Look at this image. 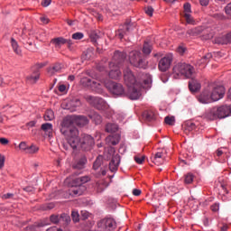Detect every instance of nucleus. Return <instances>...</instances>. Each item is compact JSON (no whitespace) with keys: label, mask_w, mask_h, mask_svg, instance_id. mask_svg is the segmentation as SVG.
<instances>
[{"label":"nucleus","mask_w":231,"mask_h":231,"mask_svg":"<svg viewBox=\"0 0 231 231\" xmlns=\"http://www.w3.org/2000/svg\"><path fill=\"white\" fill-rule=\"evenodd\" d=\"M125 84L128 88L129 97L131 100H138L140 98V88L149 89L152 84V78L150 74H140L136 79L133 71L129 68L124 70Z\"/></svg>","instance_id":"nucleus-1"},{"label":"nucleus","mask_w":231,"mask_h":231,"mask_svg":"<svg viewBox=\"0 0 231 231\" xmlns=\"http://www.w3.org/2000/svg\"><path fill=\"white\" fill-rule=\"evenodd\" d=\"M60 133L64 134L67 141V143H62L63 149H65V151L77 149L79 145V130L75 127L74 116H68L63 119Z\"/></svg>","instance_id":"nucleus-2"},{"label":"nucleus","mask_w":231,"mask_h":231,"mask_svg":"<svg viewBox=\"0 0 231 231\" xmlns=\"http://www.w3.org/2000/svg\"><path fill=\"white\" fill-rule=\"evenodd\" d=\"M225 97V87L209 85L198 97L200 104H211L217 102Z\"/></svg>","instance_id":"nucleus-3"},{"label":"nucleus","mask_w":231,"mask_h":231,"mask_svg":"<svg viewBox=\"0 0 231 231\" xmlns=\"http://www.w3.org/2000/svg\"><path fill=\"white\" fill-rule=\"evenodd\" d=\"M230 113L231 106H215L206 114V116L208 120H217V118H226L230 116Z\"/></svg>","instance_id":"nucleus-4"},{"label":"nucleus","mask_w":231,"mask_h":231,"mask_svg":"<svg viewBox=\"0 0 231 231\" xmlns=\"http://www.w3.org/2000/svg\"><path fill=\"white\" fill-rule=\"evenodd\" d=\"M173 73L178 76L186 77V79H190L194 73V67L189 63L179 62L173 67Z\"/></svg>","instance_id":"nucleus-5"},{"label":"nucleus","mask_w":231,"mask_h":231,"mask_svg":"<svg viewBox=\"0 0 231 231\" xmlns=\"http://www.w3.org/2000/svg\"><path fill=\"white\" fill-rule=\"evenodd\" d=\"M129 60L132 66L134 68H140L145 69L147 68V60L143 59V54L138 51H133L129 54Z\"/></svg>","instance_id":"nucleus-6"},{"label":"nucleus","mask_w":231,"mask_h":231,"mask_svg":"<svg viewBox=\"0 0 231 231\" xmlns=\"http://www.w3.org/2000/svg\"><path fill=\"white\" fill-rule=\"evenodd\" d=\"M102 84H104L105 88L110 91L113 95H116L117 97H121V95H124V86L120 83H116L115 81H112L110 79H104L101 81Z\"/></svg>","instance_id":"nucleus-7"},{"label":"nucleus","mask_w":231,"mask_h":231,"mask_svg":"<svg viewBox=\"0 0 231 231\" xmlns=\"http://www.w3.org/2000/svg\"><path fill=\"white\" fill-rule=\"evenodd\" d=\"M95 145V139L89 134H83L81 139L79 138V144L75 149H82L83 151H91V148Z\"/></svg>","instance_id":"nucleus-8"},{"label":"nucleus","mask_w":231,"mask_h":231,"mask_svg":"<svg viewBox=\"0 0 231 231\" xmlns=\"http://www.w3.org/2000/svg\"><path fill=\"white\" fill-rule=\"evenodd\" d=\"M80 82L84 88H88L94 93H98L99 95L103 93L102 85L99 82L86 77L82 78Z\"/></svg>","instance_id":"nucleus-9"},{"label":"nucleus","mask_w":231,"mask_h":231,"mask_svg":"<svg viewBox=\"0 0 231 231\" xmlns=\"http://www.w3.org/2000/svg\"><path fill=\"white\" fill-rule=\"evenodd\" d=\"M98 231H112L116 228V221L112 217H106L97 223Z\"/></svg>","instance_id":"nucleus-10"},{"label":"nucleus","mask_w":231,"mask_h":231,"mask_svg":"<svg viewBox=\"0 0 231 231\" xmlns=\"http://www.w3.org/2000/svg\"><path fill=\"white\" fill-rule=\"evenodd\" d=\"M85 100L88 102L90 106H93V107H96V109H98L99 111L107 107V103H106V101L101 97L87 95L85 96Z\"/></svg>","instance_id":"nucleus-11"},{"label":"nucleus","mask_w":231,"mask_h":231,"mask_svg":"<svg viewBox=\"0 0 231 231\" xmlns=\"http://www.w3.org/2000/svg\"><path fill=\"white\" fill-rule=\"evenodd\" d=\"M127 58V54L124 51H116L112 60L109 62V68H115L116 66H122V63Z\"/></svg>","instance_id":"nucleus-12"},{"label":"nucleus","mask_w":231,"mask_h":231,"mask_svg":"<svg viewBox=\"0 0 231 231\" xmlns=\"http://www.w3.org/2000/svg\"><path fill=\"white\" fill-rule=\"evenodd\" d=\"M171 64H172V55L169 54L164 56L159 61V69L160 71L165 72L169 68H171Z\"/></svg>","instance_id":"nucleus-13"},{"label":"nucleus","mask_w":231,"mask_h":231,"mask_svg":"<svg viewBox=\"0 0 231 231\" xmlns=\"http://www.w3.org/2000/svg\"><path fill=\"white\" fill-rule=\"evenodd\" d=\"M44 66H46V64L44 63H37L36 65H34L32 69V74L31 76H29L27 78L28 80H31V82H37V79H39L40 77V73H39V70L42 69V68H44Z\"/></svg>","instance_id":"nucleus-14"},{"label":"nucleus","mask_w":231,"mask_h":231,"mask_svg":"<svg viewBox=\"0 0 231 231\" xmlns=\"http://www.w3.org/2000/svg\"><path fill=\"white\" fill-rule=\"evenodd\" d=\"M130 32H133V27L130 23H125L119 28L116 35L117 37H119V39H124V36L127 35V33H129Z\"/></svg>","instance_id":"nucleus-15"},{"label":"nucleus","mask_w":231,"mask_h":231,"mask_svg":"<svg viewBox=\"0 0 231 231\" xmlns=\"http://www.w3.org/2000/svg\"><path fill=\"white\" fill-rule=\"evenodd\" d=\"M118 165H120V155L116 154L112 157L109 162V171L111 172H116L118 171Z\"/></svg>","instance_id":"nucleus-16"},{"label":"nucleus","mask_w":231,"mask_h":231,"mask_svg":"<svg viewBox=\"0 0 231 231\" xmlns=\"http://www.w3.org/2000/svg\"><path fill=\"white\" fill-rule=\"evenodd\" d=\"M152 162H153L155 165H163L165 162V153H163V152H156L154 156L152 157Z\"/></svg>","instance_id":"nucleus-17"},{"label":"nucleus","mask_w":231,"mask_h":231,"mask_svg":"<svg viewBox=\"0 0 231 231\" xmlns=\"http://www.w3.org/2000/svg\"><path fill=\"white\" fill-rule=\"evenodd\" d=\"M88 162V159L86 156H82L79 161L73 163L72 169L74 171H82L86 167V163Z\"/></svg>","instance_id":"nucleus-18"},{"label":"nucleus","mask_w":231,"mask_h":231,"mask_svg":"<svg viewBox=\"0 0 231 231\" xmlns=\"http://www.w3.org/2000/svg\"><path fill=\"white\" fill-rule=\"evenodd\" d=\"M109 77L110 79H119V77H122V71H120V66L114 65V67H109Z\"/></svg>","instance_id":"nucleus-19"},{"label":"nucleus","mask_w":231,"mask_h":231,"mask_svg":"<svg viewBox=\"0 0 231 231\" xmlns=\"http://www.w3.org/2000/svg\"><path fill=\"white\" fill-rule=\"evenodd\" d=\"M74 184H75V187L69 190L70 196H82V194H84V191L86 190V187L77 185V183H74Z\"/></svg>","instance_id":"nucleus-20"},{"label":"nucleus","mask_w":231,"mask_h":231,"mask_svg":"<svg viewBox=\"0 0 231 231\" xmlns=\"http://www.w3.org/2000/svg\"><path fill=\"white\" fill-rule=\"evenodd\" d=\"M88 117L84 116H74V125L82 127L84 125H88Z\"/></svg>","instance_id":"nucleus-21"},{"label":"nucleus","mask_w":231,"mask_h":231,"mask_svg":"<svg viewBox=\"0 0 231 231\" xmlns=\"http://www.w3.org/2000/svg\"><path fill=\"white\" fill-rule=\"evenodd\" d=\"M106 143L107 145H117L120 143V134H115L113 135H108L106 138Z\"/></svg>","instance_id":"nucleus-22"},{"label":"nucleus","mask_w":231,"mask_h":231,"mask_svg":"<svg viewBox=\"0 0 231 231\" xmlns=\"http://www.w3.org/2000/svg\"><path fill=\"white\" fill-rule=\"evenodd\" d=\"M51 42L55 46H62V44H68L69 46H71L72 44L71 40H67L62 37L54 38L51 40Z\"/></svg>","instance_id":"nucleus-23"},{"label":"nucleus","mask_w":231,"mask_h":231,"mask_svg":"<svg viewBox=\"0 0 231 231\" xmlns=\"http://www.w3.org/2000/svg\"><path fill=\"white\" fill-rule=\"evenodd\" d=\"M189 88L191 93H196L197 91H199V89H201V84H199L197 79H192L189 82Z\"/></svg>","instance_id":"nucleus-24"},{"label":"nucleus","mask_w":231,"mask_h":231,"mask_svg":"<svg viewBox=\"0 0 231 231\" xmlns=\"http://www.w3.org/2000/svg\"><path fill=\"white\" fill-rule=\"evenodd\" d=\"M205 32V29H203V27L199 26V27H195L193 29H189L187 31V35H189V37H196L198 35H200V33Z\"/></svg>","instance_id":"nucleus-25"},{"label":"nucleus","mask_w":231,"mask_h":231,"mask_svg":"<svg viewBox=\"0 0 231 231\" xmlns=\"http://www.w3.org/2000/svg\"><path fill=\"white\" fill-rule=\"evenodd\" d=\"M41 129L44 131L45 134H48L49 137L53 136V125L51 123L42 124Z\"/></svg>","instance_id":"nucleus-26"},{"label":"nucleus","mask_w":231,"mask_h":231,"mask_svg":"<svg viewBox=\"0 0 231 231\" xmlns=\"http://www.w3.org/2000/svg\"><path fill=\"white\" fill-rule=\"evenodd\" d=\"M62 69V64L55 63L48 69L49 75H55V73H60Z\"/></svg>","instance_id":"nucleus-27"},{"label":"nucleus","mask_w":231,"mask_h":231,"mask_svg":"<svg viewBox=\"0 0 231 231\" xmlns=\"http://www.w3.org/2000/svg\"><path fill=\"white\" fill-rule=\"evenodd\" d=\"M216 42H217L218 44H230L231 43V32L227 33L225 36H222L221 38L217 39Z\"/></svg>","instance_id":"nucleus-28"},{"label":"nucleus","mask_w":231,"mask_h":231,"mask_svg":"<svg viewBox=\"0 0 231 231\" xmlns=\"http://www.w3.org/2000/svg\"><path fill=\"white\" fill-rule=\"evenodd\" d=\"M183 129L185 133H190L196 129V124L192 123L191 121H188L184 124Z\"/></svg>","instance_id":"nucleus-29"},{"label":"nucleus","mask_w":231,"mask_h":231,"mask_svg":"<svg viewBox=\"0 0 231 231\" xmlns=\"http://www.w3.org/2000/svg\"><path fill=\"white\" fill-rule=\"evenodd\" d=\"M11 46L16 55H21L22 51L21 48L19 47V43H17V41H15L14 38L11 39Z\"/></svg>","instance_id":"nucleus-30"},{"label":"nucleus","mask_w":231,"mask_h":231,"mask_svg":"<svg viewBox=\"0 0 231 231\" xmlns=\"http://www.w3.org/2000/svg\"><path fill=\"white\" fill-rule=\"evenodd\" d=\"M88 181H89V177L88 176L79 177L74 180V183L79 186L84 185V183H88Z\"/></svg>","instance_id":"nucleus-31"},{"label":"nucleus","mask_w":231,"mask_h":231,"mask_svg":"<svg viewBox=\"0 0 231 231\" xmlns=\"http://www.w3.org/2000/svg\"><path fill=\"white\" fill-rule=\"evenodd\" d=\"M106 133H116L118 131V125L108 123L106 126Z\"/></svg>","instance_id":"nucleus-32"},{"label":"nucleus","mask_w":231,"mask_h":231,"mask_svg":"<svg viewBox=\"0 0 231 231\" xmlns=\"http://www.w3.org/2000/svg\"><path fill=\"white\" fill-rule=\"evenodd\" d=\"M81 59L83 60H90V59H93V49H88L86 51L83 52Z\"/></svg>","instance_id":"nucleus-33"},{"label":"nucleus","mask_w":231,"mask_h":231,"mask_svg":"<svg viewBox=\"0 0 231 231\" xmlns=\"http://www.w3.org/2000/svg\"><path fill=\"white\" fill-rule=\"evenodd\" d=\"M143 118H145V120H147L148 122H152V120H154V112L149 110V111H145L143 114Z\"/></svg>","instance_id":"nucleus-34"},{"label":"nucleus","mask_w":231,"mask_h":231,"mask_svg":"<svg viewBox=\"0 0 231 231\" xmlns=\"http://www.w3.org/2000/svg\"><path fill=\"white\" fill-rule=\"evenodd\" d=\"M90 41L91 42H93V44H95V46H97V41H98V39H100V34H98V32L92 31L90 32Z\"/></svg>","instance_id":"nucleus-35"},{"label":"nucleus","mask_w":231,"mask_h":231,"mask_svg":"<svg viewBox=\"0 0 231 231\" xmlns=\"http://www.w3.org/2000/svg\"><path fill=\"white\" fill-rule=\"evenodd\" d=\"M23 46L29 51H35V50H37V48L35 47V45L33 43V41H32L30 39H28V42Z\"/></svg>","instance_id":"nucleus-36"},{"label":"nucleus","mask_w":231,"mask_h":231,"mask_svg":"<svg viewBox=\"0 0 231 231\" xmlns=\"http://www.w3.org/2000/svg\"><path fill=\"white\" fill-rule=\"evenodd\" d=\"M102 162H104V157L99 155L93 164L94 171H97L99 167H102Z\"/></svg>","instance_id":"nucleus-37"},{"label":"nucleus","mask_w":231,"mask_h":231,"mask_svg":"<svg viewBox=\"0 0 231 231\" xmlns=\"http://www.w3.org/2000/svg\"><path fill=\"white\" fill-rule=\"evenodd\" d=\"M151 51H152V47L149 42H145L143 48V53L144 55H150Z\"/></svg>","instance_id":"nucleus-38"},{"label":"nucleus","mask_w":231,"mask_h":231,"mask_svg":"<svg viewBox=\"0 0 231 231\" xmlns=\"http://www.w3.org/2000/svg\"><path fill=\"white\" fill-rule=\"evenodd\" d=\"M55 118V115L53 114L52 110H47L44 115V120L46 122H51Z\"/></svg>","instance_id":"nucleus-39"},{"label":"nucleus","mask_w":231,"mask_h":231,"mask_svg":"<svg viewBox=\"0 0 231 231\" xmlns=\"http://www.w3.org/2000/svg\"><path fill=\"white\" fill-rule=\"evenodd\" d=\"M187 24H196V21L194 20V17L190 14H184L183 15Z\"/></svg>","instance_id":"nucleus-40"},{"label":"nucleus","mask_w":231,"mask_h":231,"mask_svg":"<svg viewBox=\"0 0 231 231\" xmlns=\"http://www.w3.org/2000/svg\"><path fill=\"white\" fill-rule=\"evenodd\" d=\"M71 221V217L66 213L60 216V223H66L68 225Z\"/></svg>","instance_id":"nucleus-41"},{"label":"nucleus","mask_w":231,"mask_h":231,"mask_svg":"<svg viewBox=\"0 0 231 231\" xmlns=\"http://www.w3.org/2000/svg\"><path fill=\"white\" fill-rule=\"evenodd\" d=\"M91 118L97 125H98V124H102V116L98 115L97 113H94L91 116Z\"/></svg>","instance_id":"nucleus-42"},{"label":"nucleus","mask_w":231,"mask_h":231,"mask_svg":"<svg viewBox=\"0 0 231 231\" xmlns=\"http://www.w3.org/2000/svg\"><path fill=\"white\" fill-rule=\"evenodd\" d=\"M194 181V175L192 173H188L184 177V182L189 185Z\"/></svg>","instance_id":"nucleus-43"},{"label":"nucleus","mask_w":231,"mask_h":231,"mask_svg":"<svg viewBox=\"0 0 231 231\" xmlns=\"http://www.w3.org/2000/svg\"><path fill=\"white\" fill-rule=\"evenodd\" d=\"M71 217L74 223H79L80 221V215H79V211H72Z\"/></svg>","instance_id":"nucleus-44"},{"label":"nucleus","mask_w":231,"mask_h":231,"mask_svg":"<svg viewBox=\"0 0 231 231\" xmlns=\"http://www.w3.org/2000/svg\"><path fill=\"white\" fill-rule=\"evenodd\" d=\"M164 122L165 124H167V125H174V122H176V119L174 118V116H166L164 118Z\"/></svg>","instance_id":"nucleus-45"},{"label":"nucleus","mask_w":231,"mask_h":231,"mask_svg":"<svg viewBox=\"0 0 231 231\" xmlns=\"http://www.w3.org/2000/svg\"><path fill=\"white\" fill-rule=\"evenodd\" d=\"M50 219L51 222L54 225H57V223H60V216L59 217V215H51Z\"/></svg>","instance_id":"nucleus-46"},{"label":"nucleus","mask_w":231,"mask_h":231,"mask_svg":"<svg viewBox=\"0 0 231 231\" xmlns=\"http://www.w3.org/2000/svg\"><path fill=\"white\" fill-rule=\"evenodd\" d=\"M37 151H39V147H37L35 145H31L27 149V153L28 154H35V152H37Z\"/></svg>","instance_id":"nucleus-47"},{"label":"nucleus","mask_w":231,"mask_h":231,"mask_svg":"<svg viewBox=\"0 0 231 231\" xmlns=\"http://www.w3.org/2000/svg\"><path fill=\"white\" fill-rule=\"evenodd\" d=\"M72 39H74V41H80V39H84V33L75 32L72 34Z\"/></svg>","instance_id":"nucleus-48"},{"label":"nucleus","mask_w":231,"mask_h":231,"mask_svg":"<svg viewBox=\"0 0 231 231\" xmlns=\"http://www.w3.org/2000/svg\"><path fill=\"white\" fill-rule=\"evenodd\" d=\"M183 8H184V14H191L192 13V10L190 9L189 3L184 4Z\"/></svg>","instance_id":"nucleus-49"},{"label":"nucleus","mask_w":231,"mask_h":231,"mask_svg":"<svg viewBox=\"0 0 231 231\" xmlns=\"http://www.w3.org/2000/svg\"><path fill=\"white\" fill-rule=\"evenodd\" d=\"M28 144H26V142H22V143H20V144H19V149L21 150V151H25V152H28Z\"/></svg>","instance_id":"nucleus-50"},{"label":"nucleus","mask_w":231,"mask_h":231,"mask_svg":"<svg viewBox=\"0 0 231 231\" xmlns=\"http://www.w3.org/2000/svg\"><path fill=\"white\" fill-rule=\"evenodd\" d=\"M134 162H136V163H138L139 165H142V163H143V162H145V157L144 156H135L134 157Z\"/></svg>","instance_id":"nucleus-51"},{"label":"nucleus","mask_w":231,"mask_h":231,"mask_svg":"<svg viewBox=\"0 0 231 231\" xmlns=\"http://www.w3.org/2000/svg\"><path fill=\"white\" fill-rule=\"evenodd\" d=\"M28 39H30L28 37V35L23 33L20 37V42H22V44H23V46L26 44V42H28Z\"/></svg>","instance_id":"nucleus-52"},{"label":"nucleus","mask_w":231,"mask_h":231,"mask_svg":"<svg viewBox=\"0 0 231 231\" xmlns=\"http://www.w3.org/2000/svg\"><path fill=\"white\" fill-rule=\"evenodd\" d=\"M154 13V9L152 6H148L145 8V14L150 17H152V14Z\"/></svg>","instance_id":"nucleus-53"},{"label":"nucleus","mask_w":231,"mask_h":231,"mask_svg":"<svg viewBox=\"0 0 231 231\" xmlns=\"http://www.w3.org/2000/svg\"><path fill=\"white\" fill-rule=\"evenodd\" d=\"M48 225V222L46 220H42L41 222L35 223L34 226H37L38 228H41L42 226H46Z\"/></svg>","instance_id":"nucleus-54"},{"label":"nucleus","mask_w":231,"mask_h":231,"mask_svg":"<svg viewBox=\"0 0 231 231\" xmlns=\"http://www.w3.org/2000/svg\"><path fill=\"white\" fill-rule=\"evenodd\" d=\"M177 51H178V53H180V55H183V53H185V51H187V48L185 46H179L177 48Z\"/></svg>","instance_id":"nucleus-55"},{"label":"nucleus","mask_w":231,"mask_h":231,"mask_svg":"<svg viewBox=\"0 0 231 231\" xmlns=\"http://www.w3.org/2000/svg\"><path fill=\"white\" fill-rule=\"evenodd\" d=\"M212 59V54L208 53L202 58V62H208Z\"/></svg>","instance_id":"nucleus-56"},{"label":"nucleus","mask_w":231,"mask_h":231,"mask_svg":"<svg viewBox=\"0 0 231 231\" xmlns=\"http://www.w3.org/2000/svg\"><path fill=\"white\" fill-rule=\"evenodd\" d=\"M89 217V212L81 210V219H88Z\"/></svg>","instance_id":"nucleus-57"},{"label":"nucleus","mask_w":231,"mask_h":231,"mask_svg":"<svg viewBox=\"0 0 231 231\" xmlns=\"http://www.w3.org/2000/svg\"><path fill=\"white\" fill-rule=\"evenodd\" d=\"M225 12L227 15H231V3L225 7Z\"/></svg>","instance_id":"nucleus-58"},{"label":"nucleus","mask_w":231,"mask_h":231,"mask_svg":"<svg viewBox=\"0 0 231 231\" xmlns=\"http://www.w3.org/2000/svg\"><path fill=\"white\" fill-rule=\"evenodd\" d=\"M211 210L212 212H217V210H219V204L215 203L211 206Z\"/></svg>","instance_id":"nucleus-59"},{"label":"nucleus","mask_w":231,"mask_h":231,"mask_svg":"<svg viewBox=\"0 0 231 231\" xmlns=\"http://www.w3.org/2000/svg\"><path fill=\"white\" fill-rule=\"evenodd\" d=\"M97 192H103L104 191V184L97 183Z\"/></svg>","instance_id":"nucleus-60"},{"label":"nucleus","mask_w":231,"mask_h":231,"mask_svg":"<svg viewBox=\"0 0 231 231\" xmlns=\"http://www.w3.org/2000/svg\"><path fill=\"white\" fill-rule=\"evenodd\" d=\"M50 5H51V0H42V5H43L44 7L50 6Z\"/></svg>","instance_id":"nucleus-61"},{"label":"nucleus","mask_w":231,"mask_h":231,"mask_svg":"<svg viewBox=\"0 0 231 231\" xmlns=\"http://www.w3.org/2000/svg\"><path fill=\"white\" fill-rule=\"evenodd\" d=\"M5 167V156L0 155V169H3Z\"/></svg>","instance_id":"nucleus-62"},{"label":"nucleus","mask_w":231,"mask_h":231,"mask_svg":"<svg viewBox=\"0 0 231 231\" xmlns=\"http://www.w3.org/2000/svg\"><path fill=\"white\" fill-rule=\"evenodd\" d=\"M47 231H62V228L57 226H51L47 229Z\"/></svg>","instance_id":"nucleus-63"},{"label":"nucleus","mask_w":231,"mask_h":231,"mask_svg":"<svg viewBox=\"0 0 231 231\" xmlns=\"http://www.w3.org/2000/svg\"><path fill=\"white\" fill-rule=\"evenodd\" d=\"M141 194H142V190H140L138 189H133V195L134 196H140Z\"/></svg>","instance_id":"nucleus-64"}]
</instances>
